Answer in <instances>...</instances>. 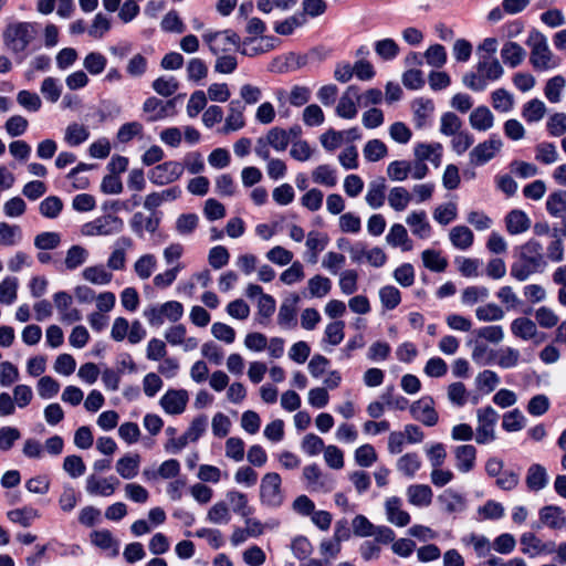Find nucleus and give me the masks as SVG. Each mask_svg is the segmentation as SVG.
I'll return each mask as SVG.
<instances>
[{"label": "nucleus", "instance_id": "obj_1", "mask_svg": "<svg viewBox=\"0 0 566 566\" xmlns=\"http://www.w3.org/2000/svg\"><path fill=\"white\" fill-rule=\"evenodd\" d=\"M546 265L542 244L532 239L516 250L515 260L511 265V276L517 281H525L532 274L543 272Z\"/></svg>", "mask_w": 566, "mask_h": 566}, {"label": "nucleus", "instance_id": "obj_2", "mask_svg": "<svg viewBox=\"0 0 566 566\" xmlns=\"http://www.w3.org/2000/svg\"><path fill=\"white\" fill-rule=\"evenodd\" d=\"M133 247V240L129 237H120L115 242V249L111 253L106 265H95L86 268L83 277L91 283H109L113 280V273L108 270H123L126 263V250Z\"/></svg>", "mask_w": 566, "mask_h": 566}, {"label": "nucleus", "instance_id": "obj_3", "mask_svg": "<svg viewBox=\"0 0 566 566\" xmlns=\"http://www.w3.org/2000/svg\"><path fill=\"white\" fill-rule=\"evenodd\" d=\"M530 48V63L536 72H545L557 69L562 60L549 49L547 38L539 31L533 30L526 40Z\"/></svg>", "mask_w": 566, "mask_h": 566}, {"label": "nucleus", "instance_id": "obj_4", "mask_svg": "<svg viewBox=\"0 0 566 566\" xmlns=\"http://www.w3.org/2000/svg\"><path fill=\"white\" fill-rule=\"evenodd\" d=\"M35 30L30 22H15L7 27L3 39L6 45L14 53L23 52L33 41Z\"/></svg>", "mask_w": 566, "mask_h": 566}, {"label": "nucleus", "instance_id": "obj_5", "mask_svg": "<svg viewBox=\"0 0 566 566\" xmlns=\"http://www.w3.org/2000/svg\"><path fill=\"white\" fill-rule=\"evenodd\" d=\"M213 55L240 50V36L232 30L208 31L202 35Z\"/></svg>", "mask_w": 566, "mask_h": 566}, {"label": "nucleus", "instance_id": "obj_6", "mask_svg": "<svg viewBox=\"0 0 566 566\" xmlns=\"http://www.w3.org/2000/svg\"><path fill=\"white\" fill-rule=\"evenodd\" d=\"M124 221L114 214H104L82 227V234L86 237L113 235L122 232Z\"/></svg>", "mask_w": 566, "mask_h": 566}, {"label": "nucleus", "instance_id": "obj_7", "mask_svg": "<svg viewBox=\"0 0 566 566\" xmlns=\"http://www.w3.org/2000/svg\"><path fill=\"white\" fill-rule=\"evenodd\" d=\"M478 428L475 440L480 444H484L495 440V424L499 413L492 407L481 408L476 411Z\"/></svg>", "mask_w": 566, "mask_h": 566}, {"label": "nucleus", "instance_id": "obj_8", "mask_svg": "<svg viewBox=\"0 0 566 566\" xmlns=\"http://www.w3.org/2000/svg\"><path fill=\"white\" fill-rule=\"evenodd\" d=\"M503 143L496 136L492 135L489 139L474 146L469 153L470 164L482 166L493 159L502 149Z\"/></svg>", "mask_w": 566, "mask_h": 566}, {"label": "nucleus", "instance_id": "obj_9", "mask_svg": "<svg viewBox=\"0 0 566 566\" xmlns=\"http://www.w3.org/2000/svg\"><path fill=\"white\" fill-rule=\"evenodd\" d=\"M260 496L262 503L268 506H279L283 502L281 491V478L277 473H266L261 481Z\"/></svg>", "mask_w": 566, "mask_h": 566}, {"label": "nucleus", "instance_id": "obj_10", "mask_svg": "<svg viewBox=\"0 0 566 566\" xmlns=\"http://www.w3.org/2000/svg\"><path fill=\"white\" fill-rule=\"evenodd\" d=\"M184 174V165L178 161H165L155 166L148 174L149 180L157 186L169 185Z\"/></svg>", "mask_w": 566, "mask_h": 566}, {"label": "nucleus", "instance_id": "obj_11", "mask_svg": "<svg viewBox=\"0 0 566 566\" xmlns=\"http://www.w3.org/2000/svg\"><path fill=\"white\" fill-rule=\"evenodd\" d=\"M358 104L359 87L356 85H349L339 97L335 113L340 118L353 119L358 114Z\"/></svg>", "mask_w": 566, "mask_h": 566}, {"label": "nucleus", "instance_id": "obj_12", "mask_svg": "<svg viewBox=\"0 0 566 566\" xmlns=\"http://www.w3.org/2000/svg\"><path fill=\"white\" fill-rule=\"evenodd\" d=\"M176 99L161 101L155 96L148 97L143 105L148 122L161 120L175 114Z\"/></svg>", "mask_w": 566, "mask_h": 566}, {"label": "nucleus", "instance_id": "obj_13", "mask_svg": "<svg viewBox=\"0 0 566 566\" xmlns=\"http://www.w3.org/2000/svg\"><path fill=\"white\" fill-rule=\"evenodd\" d=\"M189 401V394L186 389H169L160 398L159 405L168 415H181Z\"/></svg>", "mask_w": 566, "mask_h": 566}, {"label": "nucleus", "instance_id": "obj_14", "mask_svg": "<svg viewBox=\"0 0 566 566\" xmlns=\"http://www.w3.org/2000/svg\"><path fill=\"white\" fill-rule=\"evenodd\" d=\"M303 478L312 491L329 492L334 488L333 479L324 474L316 464L305 467L303 469Z\"/></svg>", "mask_w": 566, "mask_h": 566}, {"label": "nucleus", "instance_id": "obj_15", "mask_svg": "<svg viewBox=\"0 0 566 566\" xmlns=\"http://www.w3.org/2000/svg\"><path fill=\"white\" fill-rule=\"evenodd\" d=\"M412 417L421 421L424 426L432 427L438 422V413L433 408V400L429 397H424L410 407Z\"/></svg>", "mask_w": 566, "mask_h": 566}, {"label": "nucleus", "instance_id": "obj_16", "mask_svg": "<svg viewBox=\"0 0 566 566\" xmlns=\"http://www.w3.org/2000/svg\"><path fill=\"white\" fill-rule=\"evenodd\" d=\"M118 484L119 480L115 476L98 478L95 474H91L86 479L85 489L91 495L111 496Z\"/></svg>", "mask_w": 566, "mask_h": 566}, {"label": "nucleus", "instance_id": "obj_17", "mask_svg": "<svg viewBox=\"0 0 566 566\" xmlns=\"http://www.w3.org/2000/svg\"><path fill=\"white\" fill-rule=\"evenodd\" d=\"M402 502L398 496L388 497L385 501L387 521L396 526L403 527L410 523V515L401 509Z\"/></svg>", "mask_w": 566, "mask_h": 566}, {"label": "nucleus", "instance_id": "obj_18", "mask_svg": "<svg viewBox=\"0 0 566 566\" xmlns=\"http://www.w3.org/2000/svg\"><path fill=\"white\" fill-rule=\"evenodd\" d=\"M229 113L226 118V124L222 128L223 133L235 132L244 127L245 120L243 116L244 105L239 99H233L229 103Z\"/></svg>", "mask_w": 566, "mask_h": 566}, {"label": "nucleus", "instance_id": "obj_19", "mask_svg": "<svg viewBox=\"0 0 566 566\" xmlns=\"http://www.w3.org/2000/svg\"><path fill=\"white\" fill-rule=\"evenodd\" d=\"M522 552L531 556L554 552V543H543L534 533L527 532L520 538Z\"/></svg>", "mask_w": 566, "mask_h": 566}, {"label": "nucleus", "instance_id": "obj_20", "mask_svg": "<svg viewBox=\"0 0 566 566\" xmlns=\"http://www.w3.org/2000/svg\"><path fill=\"white\" fill-rule=\"evenodd\" d=\"M415 157L421 161H430L434 167H439L442 158V145L440 143L426 144L420 143L415 146Z\"/></svg>", "mask_w": 566, "mask_h": 566}, {"label": "nucleus", "instance_id": "obj_21", "mask_svg": "<svg viewBox=\"0 0 566 566\" xmlns=\"http://www.w3.org/2000/svg\"><path fill=\"white\" fill-rule=\"evenodd\" d=\"M386 180L384 177H379L368 185V190L365 196L367 205L373 209H378L384 206L386 199Z\"/></svg>", "mask_w": 566, "mask_h": 566}, {"label": "nucleus", "instance_id": "obj_22", "mask_svg": "<svg viewBox=\"0 0 566 566\" xmlns=\"http://www.w3.org/2000/svg\"><path fill=\"white\" fill-rule=\"evenodd\" d=\"M476 71L484 77V82L497 81L504 74V69L495 57L482 56L476 64Z\"/></svg>", "mask_w": 566, "mask_h": 566}, {"label": "nucleus", "instance_id": "obj_23", "mask_svg": "<svg viewBox=\"0 0 566 566\" xmlns=\"http://www.w3.org/2000/svg\"><path fill=\"white\" fill-rule=\"evenodd\" d=\"M454 458L458 470L467 473L474 468L476 449L471 444L459 446L454 449Z\"/></svg>", "mask_w": 566, "mask_h": 566}, {"label": "nucleus", "instance_id": "obj_24", "mask_svg": "<svg viewBox=\"0 0 566 566\" xmlns=\"http://www.w3.org/2000/svg\"><path fill=\"white\" fill-rule=\"evenodd\" d=\"M452 245L461 251L469 250L474 242V234L467 226H455L449 232Z\"/></svg>", "mask_w": 566, "mask_h": 566}, {"label": "nucleus", "instance_id": "obj_25", "mask_svg": "<svg viewBox=\"0 0 566 566\" xmlns=\"http://www.w3.org/2000/svg\"><path fill=\"white\" fill-rule=\"evenodd\" d=\"M505 227L510 234H520L527 231L531 220L522 210H512L505 217Z\"/></svg>", "mask_w": 566, "mask_h": 566}, {"label": "nucleus", "instance_id": "obj_26", "mask_svg": "<svg viewBox=\"0 0 566 566\" xmlns=\"http://www.w3.org/2000/svg\"><path fill=\"white\" fill-rule=\"evenodd\" d=\"M469 122L473 129L485 132L493 127L494 116L486 106H478L470 114Z\"/></svg>", "mask_w": 566, "mask_h": 566}, {"label": "nucleus", "instance_id": "obj_27", "mask_svg": "<svg viewBox=\"0 0 566 566\" xmlns=\"http://www.w3.org/2000/svg\"><path fill=\"white\" fill-rule=\"evenodd\" d=\"M525 50L516 42L509 41L501 49V57L510 67H517L525 59Z\"/></svg>", "mask_w": 566, "mask_h": 566}, {"label": "nucleus", "instance_id": "obj_28", "mask_svg": "<svg viewBox=\"0 0 566 566\" xmlns=\"http://www.w3.org/2000/svg\"><path fill=\"white\" fill-rule=\"evenodd\" d=\"M432 490L427 484H413L407 489V497L410 504L428 506L432 502Z\"/></svg>", "mask_w": 566, "mask_h": 566}, {"label": "nucleus", "instance_id": "obj_29", "mask_svg": "<svg viewBox=\"0 0 566 566\" xmlns=\"http://www.w3.org/2000/svg\"><path fill=\"white\" fill-rule=\"evenodd\" d=\"M564 511L559 506L547 505L541 509L539 520L551 528H562L566 524V517L563 516Z\"/></svg>", "mask_w": 566, "mask_h": 566}, {"label": "nucleus", "instance_id": "obj_30", "mask_svg": "<svg viewBox=\"0 0 566 566\" xmlns=\"http://www.w3.org/2000/svg\"><path fill=\"white\" fill-rule=\"evenodd\" d=\"M407 224L411 228L415 235L424 239L428 238L431 231V227L427 221V213L424 211H413L407 219Z\"/></svg>", "mask_w": 566, "mask_h": 566}, {"label": "nucleus", "instance_id": "obj_31", "mask_svg": "<svg viewBox=\"0 0 566 566\" xmlns=\"http://www.w3.org/2000/svg\"><path fill=\"white\" fill-rule=\"evenodd\" d=\"M139 463V454H126L116 462V471L122 478L130 480L137 475Z\"/></svg>", "mask_w": 566, "mask_h": 566}, {"label": "nucleus", "instance_id": "obj_32", "mask_svg": "<svg viewBox=\"0 0 566 566\" xmlns=\"http://www.w3.org/2000/svg\"><path fill=\"white\" fill-rule=\"evenodd\" d=\"M438 501L442 504L443 510L450 514L462 512L465 509L464 497L450 489L439 495Z\"/></svg>", "mask_w": 566, "mask_h": 566}, {"label": "nucleus", "instance_id": "obj_33", "mask_svg": "<svg viewBox=\"0 0 566 566\" xmlns=\"http://www.w3.org/2000/svg\"><path fill=\"white\" fill-rule=\"evenodd\" d=\"M424 268L432 272H444L448 266V260L442 253L434 249H427L421 253Z\"/></svg>", "mask_w": 566, "mask_h": 566}, {"label": "nucleus", "instance_id": "obj_34", "mask_svg": "<svg viewBox=\"0 0 566 566\" xmlns=\"http://www.w3.org/2000/svg\"><path fill=\"white\" fill-rule=\"evenodd\" d=\"M159 226V219L155 217H146L142 212H136L130 219V227L133 231L138 234L143 235L144 230L147 232L154 233L157 231Z\"/></svg>", "mask_w": 566, "mask_h": 566}, {"label": "nucleus", "instance_id": "obj_35", "mask_svg": "<svg viewBox=\"0 0 566 566\" xmlns=\"http://www.w3.org/2000/svg\"><path fill=\"white\" fill-rule=\"evenodd\" d=\"M386 240L388 244L392 247H401L403 251H409L412 249V244L408 237V232L406 228L400 223H395L390 228L386 237Z\"/></svg>", "mask_w": 566, "mask_h": 566}, {"label": "nucleus", "instance_id": "obj_36", "mask_svg": "<svg viewBox=\"0 0 566 566\" xmlns=\"http://www.w3.org/2000/svg\"><path fill=\"white\" fill-rule=\"evenodd\" d=\"M454 264L461 275L467 279H475L481 273V261L479 259L457 256Z\"/></svg>", "mask_w": 566, "mask_h": 566}, {"label": "nucleus", "instance_id": "obj_37", "mask_svg": "<svg viewBox=\"0 0 566 566\" xmlns=\"http://www.w3.org/2000/svg\"><path fill=\"white\" fill-rule=\"evenodd\" d=\"M547 484V473L543 465L532 464L526 475V485L532 491H539Z\"/></svg>", "mask_w": 566, "mask_h": 566}, {"label": "nucleus", "instance_id": "obj_38", "mask_svg": "<svg viewBox=\"0 0 566 566\" xmlns=\"http://www.w3.org/2000/svg\"><path fill=\"white\" fill-rule=\"evenodd\" d=\"M374 50L382 61H391L400 53L398 43L390 38L376 41L374 43Z\"/></svg>", "mask_w": 566, "mask_h": 566}, {"label": "nucleus", "instance_id": "obj_39", "mask_svg": "<svg viewBox=\"0 0 566 566\" xmlns=\"http://www.w3.org/2000/svg\"><path fill=\"white\" fill-rule=\"evenodd\" d=\"M434 111V104L430 99L419 98L413 102V115L417 127H423Z\"/></svg>", "mask_w": 566, "mask_h": 566}, {"label": "nucleus", "instance_id": "obj_40", "mask_svg": "<svg viewBox=\"0 0 566 566\" xmlns=\"http://www.w3.org/2000/svg\"><path fill=\"white\" fill-rule=\"evenodd\" d=\"M546 114V106L544 102L538 98H533L524 104L522 116L527 123H536L543 119Z\"/></svg>", "mask_w": 566, "mask_h": 566}, {"label": "nucleus", "instance_id": "obj_41", "mask_svg": "<svg viewBox=\"0 0 566 566\" xmlns=\"http://www.w3.org/2000/svg\"><path fill=\"white\" fill-rule=\"evenodd\" d=\"M312 179L315 184L332 188L337 184L336 169L329 165H319L312 171Z\"/></svg>", "mask_w": 566, "mask_h": 566}, {"label": "nucleus", "instance_id": "obj_42", "mask_svg": "<svg viewBox=\"0 0 566 566\" xmlns=\"http://www.w3.org/2000/svg\"><path fill=\"white\" fill-rule=\"evenodd\" d=\"M264 138L266 139L265 142L276 151H284L291 140L287 130L280 127L271 128Z\"/></svg>", "mask_w": 566, "mask_h": 566}, {"label": "nucleus", "instance_id": "obj_43", "mask_svg": "<svg viewBox=\"0 0 566 566\" xmlns=\"http://www.w3.org/2000/svg\"><path fill=\"white\" fill-rule=\"evenodd\" d=\"M511 331L515 336L527 340L536 335L537 328L533 321L526 317H520L512 322Z\"/></svg>", "mask_w": 566, "mask_h": 566}, {"label": "nucleus", "instance_id": "obj_44", "mask_svg": "<svg viewBox=\"0 0 566 566\" xmlns=\"http://www.w3.org/2000/svg\"><path fill=\"white\" fill-rule=\"evenodd\" d=\"M7 515L11 522L18 523L23 527L30 526L31 523L40 516L39 511L31 506L9 511Z\"/></svg>", "mask_w": 566, "mask_h": 566}, {"label": "nucleus", "instance_id": "obj_45", "mask_svg": "<svg viewBox=\"0 0 566 566\" xmlns=\"http://www.w3.org/2000/svg\"><path fill=\"white\" fill-rule=\"evenodd\" d=\"M54 303L56 308L62 313L63 319L72 323L81 318L76 310H69L72 303V297L69 294L64 292L56 293L54 296Z\"/></svg>", "mask_w": 566, "mask_h": 566}, {"label": "nucleus", "instance_id": "obj_46", "mask_svg": "<svg viewBox=\"0 0 566 566\" xmlns=\"http://www.w3.org/2000/svg\"><path fill=\"white\" fill-rule=\"evenodd\" d=\"M411 201V195L405 187H394L388 195V203L396 211H403Z\"/></svg>", "mask_w": 566, "mask_h": 566}, {"label": "nucleus", "instance_id": "obj_47", "mask_svg": "<svg viewBox=\"0 0 566 566\" xmlns=\"http://www.w3.org/2000/svg\"><path fill=\"white\" fill-rule=\"evenodd\" d=\"M363 154L367 161L375 163L387 156L388 148L380 139H371L366 143Z\"/></svg>", "mask_w": 566, "mask_h": 566}, {"label": "nucleus", "instance_id": "obj_48", "mask_svg": "<svg viewBox=\"0 0 566 566\" xmlns=\"http://www.w3.org/2000/svg\"><path fill=\"white\" fill-rule=\"evenodd\" d=\"M90 137L88 129L81 124L72 123L65 129L64 140L70 146H78Z\"/></svg>", "mask_w": 566, "mask_h": 566}, {"label": "nucleus", "instance_id": "obj_49", "mask_svg": "<svg viewBox=\"0 0 566 566\" xmlns=\"http://www.w3.org/2000/svg\"><path fill=\"white\" fill-rule=\"evenodd\" d=\"M493 107L502 113L512 111L514 106L513 95L505 88H497L491 94Z\"/></svg>", "mask_w": 566, "mask_h": 566}, {"label": "nucleus", "instance_id": "obj_50", "mask_svg": "<svg viewBox=\"0 0 566 566\" xmlns=\"http://www.w3.org/2000/svg\"><path fill=\"white\" fill-rule=\"evenodd\" d=\"M63 209V201L57 196H49L40 202V213L48 219H55Z\"/></svg>", "mask_w": 566, "mask_h": 566}, {"label": "nucleus", "instance_id": "obj_51", "mask_svg": "<svg viewBox=\"0 0 566 566\" xmlns=\"http://www.w3.org/2000/svg\"><path fill=\"white\" fill-rule=\"evenodd\" d=\"M227 501L232 506L234 513L247 517L251 514V509L248 505V497L239 491H229L226 495Z\"/></svg>", "mask_w": 566, "mask_h": 566}, {"label": "nucleus", "instance_id": "obj_52", "mask_svg": "<svg viewBox=\"0 0 566 566\" xmlns=\"http://www.w3.org/2000/svg\"><path fill=\"white\" fill-rule=\"evenodd\" d=\"M494 358L502 368H513L518 364L520 352L512 347H503L494 352Z\"/></svg>", "mask_w": 566, "mask_h": 566}, {"label": "nucleus", "instance_id": "obj_53", "mask_svg": "<svg viewBox=\"0 0 566 566\" xmlns=\"http://www.w3.org/2000/svg\"><path fill=\"white\" fill-rule=\"evenodd\" d=\"M461 128L462 120L457 114L452 112H447L442 114L440 119V133L442 135L452 136L461 132Z\"/></svg>", "mask_w": 566, "mask_h": 566}, {"label": "nucleus", "instance_id": "obj_54", "mask_svg": "<svg viewBox=\"0 0 566 566\" xmlns=\"http://www.w3.org/2000/svg\"><path fill=\"white\" fill-rule=\"evenodd\" d=\"M566 81L564 76L556 75L546 82L544 94L551 103H558L560 101L562 92L565 87Z\"/></svg>", "mask_w": 566, "mask_h": 566}, {"label": "nucleus", "instance_id": "obj_55", "mask_svg": "<svg viewBox=\"0 0 566 566\" xmlns=\"http://www.w3.org/2000/svg\"><path fill=\"white\" fill-rule=\"evenodd\" d=\"M411 170V161L395 160L387 167V176L392 181H403L408 178Z\"/></svg>", "mask_w": 566, "mask_h": 566}, {"label": "nucleus", "instance_id": "obj_56", "mask_svg": "<svg viewBox=\"0 0 566 566\" xmlns=\"http://www.w3.org/2000/svg\"><path fill=\"white\" fill-rule=\"evenodd\" d=\"M151 87L160 96L169 97L177 92L179 83L172 76H160L153 82Z\"/></svg>", "mask_w": 566, "mask_h": 566}, {"label": "nucleus", "instance_id": "obj_57", "mask_svg": "<svg viewBox=\"0 0 566 566\" xmlns=\"http://www.w3.org/2000/svg\"><path fill=\"white\" fill-rule=\"evenodd\" d=\"M420 467L421 461L417 453H406L397 462L398 470L409 478H412Z\"/></svg>", "mask_w": 566, "mask_h": 566}, {"label": "nucleus", "instance_id": "obj_58", "mask_svg": "<svg viewBox=\"0 0 566 566\" xmlns=\"http://www.w3.org/2000/svg\"><path fill=\"white\" fill-rule=\"evenodd\" d=\"M106 64L107 59L98 52L88 53L83 61V66L92 75L101 74L105 70Z\"/></svg>", "mask_w": 566, "mask_h": 566}, {"label": "nucleus", "instance_id": "obj_59", "mask_svg": "<svg viewBox=\"0 0 566 566\" xmlns=\"http://www.w3.org/2000/svg\"><path fill=\"white\" fill-rule=\"evenodd\" d=\"M423 56L429 65L437 69L442 67L447 62V51L441 44L430 45Z\"/></svg>", "mask_w": 566, "mask_h": 566}, {"label": "nucleus", "instance_id": "obj_60", "mask_svg": "<svg viewBox=\"0 0 566 566\" xmlns=\"http://www.w3.org/2000/svg\"><path fill=\"white\" fill-rule=\"evenodd\" d=\"M156 268V258L153 254L140 256L134 264V270L140 280L150 277Z\"/></svg>", "mask_w": 566, "mask_h": 566}, {"label": "nucleus", "instance_id": "obj_61", "mask_svg": "<svg viewBox=\"0 0 566 566\" xmlns=\"http://www.w3.org/2000/svg\"><path fill=\"white\" fill-rule=\"evenodd\" d=\"M546 209L554 217H559L566 211V191L558 190L551 193L546 201Z\"/></svg>", "mask_w": 566, "mask_h": 566}, {"label": "nucleus", "instance_id": "obj_62", "mask_svg": "<svg viewBox=\"0 0 566 566\" xmlns=\"http://www.w3.org/2000/svg\"><path fill=\"white\" fill-rule=\"evenodd\" d=\"M40 90L44 98L50 103L57 102L62 93V86L59 80L51 76L43 80Z\"/></svg>", "mask_w": 566, "mask_h": 566}, {"label": "nucleus", "instance_id": "obj_63", "mask_svg": "<svg viewBox=\"0 0 566 566\" xmlns=\"http://www.w3.org/2000/svg\"><path fill=\"white\" fill-rule=\"evenodd\" d=\"M345 323L343 321H334L329 323L324 333V340L332 346L340 344L344 339Z\"/></svg>", "mask_w": 566, "mask_h": 566}, {"label": "nucleus", "instance_id": "obj_64", "mask_svg": "<svg viewBox=\"0 0 566 566\" xmlns=\"http://www.w3.org/2000/svg\"><path fill=\"white\" fill-rule=\"evenodd\" d=\"M474 143V137L467 130L452 135L451 148L457 155H463Z\"/></svg>", "mask_w": 566, "mask_h": 566}]
</instances>
